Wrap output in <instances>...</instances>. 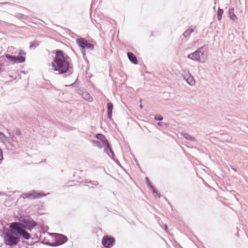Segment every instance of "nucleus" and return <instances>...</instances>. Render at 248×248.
<instances>
[{
    "mask_svg": "<svg viewBox=\"0 0 248 248\" xmlns=\"http://www.w3.org/2000/svg\"><path fill=\"white\" fill-rule=\"evenodd\" d=\"M69 57H65L62 51L57 50L56 52V56L52 62V66L54 71L58 72V74L68 73L67 75H71L73 72V67L70 65L67 59Z\"/></svg>",
    "mask_w": 248,
    "mask_h": 248,
    "instance_id": "obj_1",
    "label": "nucleus"
},
{
    "mask_svg": "<svg viewBox=\"0 0 248 248\" xmlns=\"http://www.w3.org/2000/svg\"><path fill=\"white\" fill-rule=\"evenodd\" d=\"M17 232V227L13 222L10 223L9 228L4 229L2 233L4 244L10 247L17 245L20 241V238Z\"/></svg>",
    "mask_w": 248,
    "mask_h": 248,
    "instance_id": "obj_2",
    "label": "nucleus"
},
{
    "mask_svg": "<svg viewBox=\"0 0 248 248\" xmlns=\"http://www.w3.org/2000/svg\"><path fill=\"white\" fill-rule=\"evenodd\" d=\"M13 224L21 229H24L31 231L37 225V223L29 217L22 218L20 222H14Z\"/></svg>",
    "mask_w": 248,
    "mask_h": 248,
    "instance_id": "obj_3",
    "label": "nucleus"
},
{
    "mask_svg": "<svg viewBox=\"0 0 248 248\" xmlns=\"http://www.w3.org/2000/svg\"><path fill=\"white\" fill-rule=\"evenodd\" d=\"M45 195L46 194L41 192H37L33 190L27 193H24L21 195V197L23 199L28 198L33 200L40 198Z\"/></svg>",
    "mask_w": 248,
    "mask_h": 248,
    "instance_id": "obj_4",
    "label": "nucleus"
},
{
    "mask_svg": "<svg viewBox=\"0 0 248 248\" xmlns=\"http://www.w3.org/2000/svg\"><path fill=\"white\" fill-rule=\"evenodd\" d=\"M67 240L68 238L65 235L61 234H58L55 238V241L54 242H47L46 243V244L52 247H56L65 243L67 241Z\"/></svg>",
    "mask_w": 248,
    "mask_h": 248,
    "instance_id": "obj_5",
    "label": "nucleus"
},
{
    "mask_svg": "<svg viewBox=\"0 0 248 248\" xmlns=\"http://www.w3.org/2000/svg\"><path fill=\"white\" fill-rule=\"evenodd\" d=\"M114 242V238L108 235L104 236L102 240V244L106 248H109L113 245Z\"/></svg>",
    "mask_w": 248,
    "mask_h": 248,
    "instance_id": "obj_6",
    "label": "nucleus"
},
{
    "mask_svg": "<svg viewBox=\"0 0 248 248\" xmlns=\"http://www.w3.org/2000/svg\"><path fill=\"white\" fill-rule=\"evenodd\" d=\"M25 55L26 53L24 51L21 49L20 50L18 55L15 56L14 63H20L25 62L26 60Z\"/></svg>",
    "mask_w": 248,
    "mask_h": 248,
    "instance_id": "obj_7",
    "label": "nucleus"
},
{
    "mask_svg": "<svg viewBox=\"0 0 248 248\" xmlns=\"http://www.w3.org/2000/svg\"><path fill=\"white\" fill-rule=\"evenodd\" d=\"M26 230V229L17 227V233L18 234V236L20 238L22 237L24 239L29 240L31 236L30 233L27 232Z\"/></svg>",
    "mask_w": 248,
    "mask_h": 248,
    "instance_id": "obj_8",
    "label": "nucleus"
},
{
    "mask_svg": "<svg viewBox=\"0 0 248 248\" xmlns=\"http://www.w3.org/2000/svg\"><path fill=\"white\" fill-rule=\"evenodd\" d=\"M95 138L101 141L102 144L104 145V146L105 147H106V146L108 147L109 143L106 137L103 134L100 133L97 134L95 135Z\"/></svg>",
    "mask_w": 248,
    "mask_h": 248,
    "instance_id": "obj_9",
    "label": "nucleus"
},
{
    "mask_svg": "<svg viewBox=\"0 0 248 248\" xmlns=\"http://www.w3.org/2000/svg\"><path fill=\"white\" fill-rule=\"evenodd\" d=\"M200 54L202 55H203V53H201L200 51H196L195 52L189 54L188 58L193 60L201 61Z\"/></svg>",
    "mask_w": 248,
    "mask_h": 248,
    "instance_id": "obj_10",
    "label": "nucleus"
},
{
    "mask_svg": "<svg viewBox=\"0 0 248 248\" xmlns=\"http://www.w3.org/2000/svg\"><path fill=\"white\" fill-rule=\"evenodd\" d=\"M78 45L82 48H86L87 41L84 38H78L76 40Z\"/></svg>",
    "mask_w": 248,
    "mask_h": 248,
    "instance_id": "obj_11",
    "label": "nucleus"
},
{
    "mask_svg": "<svg viewBox=\"0 0 248 248\" xmlns=\"http://www.w3.org/2000/svg\"><path fill=\"white\" fill-rule=\"evenodd\" d=\"M113 108V104L111 102L108 103L107 104L108 117L110 120L112 118Z\"/></svg>",
    "mask_w": 248,
    "mask_h": 248,
    "instance_id": "obj_12",
    "label": "nucleus"
},
{
    "mask_svg": "<svg viewBox=\"0 0 248 248\" xmlns=\"http://www.w3.org/2000/svg\"><path fill=\"white\" fill-rule=\"evenodd\" d=\"M127 57L130 61L134 64L138 63V60L135 55L132 52H127Z\"/></svg>",
    "mask_w": 248,
    "mask_h": 248,
    "instance_id": "obj_13",
    "label": "nucleus"
},
{
    "mask_svg": "<svg viewBox=\"0 0 248 248\" xmlns=\"http://www.w3.org/2000/svg\"><path fill=\"white\" fill-rule=\"evenodd\" d=\"M82 97L83 98L89 102H92L93 101V98L87 92H83L82 93Z\"/></svg>",
    "mask_w": 248,
    "mask_h": 248,
    "instance_id": "obj_14",
    "label": "nucleus"
},
{
    "mask_svg": "<svg viewBox=\"0 0 248 248\" xmlns=\"http://www.w3.org/2000/svg\"><path fill=\"white\" fill-rule=\"evenodd\" d=\"M186 81L190 85H193L195 83V80H194L193 77L191 75H186V77H185Z\"/></svg>",
    "mask_w": 248,
    "mask_h": 248,
    "instance_id": "obj_15",
    "label": "nucleus"
},
{
    "mask_svg": "<svg viewBox=\"0 0 248 248\" xmlns=\"http://www.w3.org/2000/svg\"><path fill=\"white\" fill-rule=\"evenodd\" d=\"M0 140L1 141L6 145V143H8L9 144H12L10 141H9L8 139H7L5 135L1 132L0 131Z\"/></svg>",
    "mask_w": 248,
    "mask_h": 248,
    "instance_id": "obj_16",
    "label": "nucleus"
},
{
    "mask_svg": "<svg viewBox=\"0 0 248 248\" xmlns=\"http://www.w3.org/2000/svg\"><path fill=\"white\" fill-rule=\"evenodd\" d=\"M229 14L230 18L233 20H235L237 18L234 13V9L230 8L229 10Z\"/></svg>",
    "mask_w": 248,
    "mask_h": 248,
    "instance_id": "obj_17",
    "label": "nucleus"
},
{
    "mask_svg": "<svg viewBox=\"0 0 248 248\" xmlns=\"http://www.w3.org/2000/svg\"><path fill=\"white\" fill-rule=\"evenodd\" d=\"M223 14V10L220 8L218 9L217 17L219 21L221 20L222 18V16Z\"/></svg>",
    "mask_w": 248,
    "mask_h": 248,
    "instance_id": "obj_18",
    "label": "nucleus"
},
{
    "mask_svg": "<svg viewBox=\"0 0 248 248\" xmlns=\"http://www.w3.org/2000/svg\"><path fill=\"white\" fill-rule=\"evenodd\" d=\"M108 147H108V146H106V147L105 148V152L108 154V151H109L110 153L111 154L112 156H114L115 155L110 144H109Z\"/></svg>",
    "mask_w": 248,
    "mask_h": 248,
    "instance_id": "obj_19",
    "label": "nucleus"
},
{
    "mask_svg": "<svg viewBox=\"0 0 248 248\" xmlns=\"http://www.w3.org/2000/svg\"><path fill=\"white\" fill-rule=\"evenodd\" d=\"M5 58L10 61L11 62L14 63L15 62V56H13L10 54H6L5 55Z\"/></svg>",
    "mask_w": 248,
    "mask_h": 248,
    "instance_id": "obj_20",
    "label": "nucleus"
},
{
    "mask_svg": "<svg viewBox=\"0 0 248 248\" xmlns=\"http://www.w3.org/2000/svg\"><path fill=\"white\" fill-rule=\"evenodd\" d=\"M38 46H39L38 42H36V41H34V42L30 43V47L31 49V48H35V47H36Z\"/></svg>",
    "mask_w": 248,
    "mask_h": 248,
    "instance_id": "obj_21",
    "label": "nucleus"
},
{
    "mask_svg": "<svg viewBox=\"0 0 248 248\" xmlns=\"http://www.w3.org/2000/svg\"><path fill=\"white\" fill-rule=\"evenodd\" d=\"M93 143L95 146L99 147L100 149H101L104 146V145L102 144H101L99 141L93 140Z\"/></svg>",
    "mask_w": 248,
    "mask_h": 248,
    "instance_id": "obj_22",
    "label": "nucleus"
},
{
    "mask_svg": "<svg viewBox=\"0 0 248 248\" xmlns=\"http://www.w3.org/2000/svg\"><path fill=\"white\" fill-rule=\"evenodd\" d=\"M193 31V29L189 28L184 33V35L185 36H188Z\"/></svg>",
    "mask_w": 248,
    "mask_h": 248,
    "instance_id": "obj_23",
    "label": "nucleus"
},
{
    "mask_svg": "<svg viewBox=\"0 0 248 248\" xmlns=\"http://www.w3.org/2000/svg\"><path fill=\"white\" fill-rule=\"evenodd\" d=\"M86 48L87 49H89V50H93L94 48V46L93 44H91V43H88V42H87V45L86 46Z\"/></svg>",
    "mask_w": 248,
    "mask_h": 248,
    "instance_id": "obj_24",
    "label": "nucleus"
},
{
    "mask_svg": "<svg viewBox=\"0 0 248 248\" xmlns=\"http://www.w3.org/2000/svg\"><path fill=\"white\" fill-rule=\"evenodd\" d=\"M13 134L15 135L16 136H20V135L21 134L20 130L19 128H16L13 131Z\"/></svg>",
    "mask_w": 248,
    "mask_h": 248,
    "instance_id": "obj_25",
    "label": "nucleus"
},
{
    "mask_svg": "<svg viewBox=\"0 0 248 248\" xmlns=\"http://www.w3.org/2000/svg\"><path fill=\"white\" fill-rule=\"evenodd\" d=\"M150 187L153 191V192L156 195H157L158 197H159L160 195L157 193V192H156V191H155V189L154 188L153 186H150Z\"/></svg>",
    "mask_w": 248,
    "mask_h": 248,
    "instance_id": "obj_26",
    "label": "nucleus"
},
{
    "mask_svg": "<svg viewBox=\"0 0 248 248\" xmlns=\"http://www.w3.org/2000/svg\"><path fill=\"white\" fill-rule=\"evenodd\" d=\"M155 119L156 120H162L163 119V117L160 115H156L155 116Z\"/></svg>",
    "mask_w": 248,
    "mask_h": 248,
    "instance_id": "obj_27",
    "label": "nucleus"
},
{
    "mask_svg": "<svg viewBox=\"0 0 248 248\" xmlns=\"http://www.w3.org/2000/svg\"><path fill=\"white\" fill-rule=\"evenodd\" d=\"M91 183L94 186H97L98 185V182L97 181H93Z\"/></svg>",
    "mask_w": 248,
    "mask_h": 248,
    "instance_id": "obj_28",
    "label": "nucleus"
},
{
    "mask_svg": "<svg viewBox=\"0 0 248 248\" xmlns=\"http://www.w3.org/2000/svg\"><path fill=\"white\" fill-rule=\"evenodd\" d=\"M2 159H3L2 152V150L0 149V160H1Z\"/></svg>",
    "mask_w": 248,
    "mask_h": 248,
    "instance_id": "obj_29",
    "label": "nucleus"
},
{
    "mask_svg": "<svg viewBox=\"0 0 248 248\" xmlns=\"http://www.w3.org/2000/svg\"><path fill=\"white\" fill-rule=\"evenodd\" d=\"M81 51L83 55L84 56L85 55V48H81Z\"/></svg>",
    "mask_w": 248,
    "mask_h": 248,
    "instance_id": "obj_30",
    "label": "nucleus"
},
{
    "mask_svg": "<svg viewBox=\"0 0 248 248\" xmlns=\"http://www.w3.org/2000/svg\"><path fill=\"white\" fill-rule=\"evenodd\" d=\"M23 16H24L23 14H17V17L18 18H22Z\"/></svg>",
    "mask_w": 248,
    "mask_h": 248,
    "instance_id": "obj_31",
    "label": "nucleus"
},
{
    "mask_svg": "<svg viewBox=\"0 0 248 248\" xmlns=\"http://www.w3.org/2000/svg\"><path fill=\"white\" fill-rule=\"evenodd\" d=\"M188 136V137H189V139H190L191 140H193V138L192 137H191V136Z\"/></svg>",
    "mask_w": 248,
    "mask_h": 248,
    "instance_id": "obj_32",
    "label": "nucleus"
},
{
    "mask_svg": "<svg viewBox=\"0 0 248 248\" xmlns=\"http://www.w3.org/2000/svg\"><path fill=\"white\" fill-rule=\"evenodd\" d=\"M146 179L147 181L148 182H149V179H148V178H146Z\"/></svg>",
    "mask_w": 248,
    "mask_h": 248,
    "instance_id": "obj_33",
    "label": "nucleus"
},
{
    "mask_svg": "<svg viewBox=\"0 0 248 248\" xmlns=\"http://www.w3.org/2000/svg\"><path fill=\"white\" fill-rule=\"evenodd\" d=\"M158 125H161V124L160 123H158Z\"/></svg>",
    "mask_w": 248,
    "mask_h": 248,
    "instance_id": "obj_34",
    "label": "nucleus"
},
{
    "mask_svg": "<svg viewBox=\"0 0 248 248\" xmlns=\"http://www.w3.org/2000/svg\"><path fill=\"white\" fill-rule=\"evenodd\" d=\"M165 229H167V226L165 225Z\"/></svg>",
    "mask_w": 248,
    "mask_h": 248,
    "instance_id": "obj_35",
    "label": "nucleus"
},
{
    "mask_svg": "<svg viewBox=\"0 0 248 248\" xmlns=\"http://www.w3.org/2000/svg\"><path fill=\"white\" fill-rule=\"evenodd\" d=\"M186 139H188V137H185Z\"/></svg>",
    "mask_w": 248,
    "mask_h": 248,
    "instance_id": "obj_36",
    "label": "nucleus"
}]
</instances>
